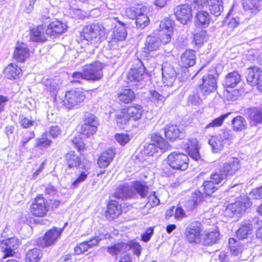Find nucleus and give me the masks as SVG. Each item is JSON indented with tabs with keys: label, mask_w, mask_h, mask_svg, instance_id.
<instances>
[{
	"label": "nucleus",
	"mask_w": 262,
	"mask_h": 262,
	"mask_svg": "<svg viewBox=\"0 0 262 262\" xmlns=\"http://www.w3.org/2000/svg\"><path fill=\"white\" fill-rule=\"evenodd\" d=\"M240 168L238 159L229 157L227 162L221 167L219 172L211 175L210 180L214 185L219 184L227 175H232Z\"/></svg>",
	"instance_id": "1"
},
{
	"label": "nucleus",
	"mask_w": 262,
	"mask_h": 262,
	"mask_svg": "<svg viewBox=\"0 0 262 262\" xmlns=\"http://www.w3.org/2000/svg\"><path fill=\"white\" fill-rule=\"evenodd\" d=\"M148 9L147 7L141 4L132 6L125 10V14L130 18H136V24L139 28L143 29L147 26L149 22V19L147 15Z\"/></svg>",
	"instance_id": "2"
},
{
	"label": "nucleus",
	"mask_w": 262,
	"mask_h": 262,
	"mask_svg": "<svg viewBox=\"0 0 262 262\" xmlns=\"http://www.w3.org/2000/svg\"><path fill=\"white\" fill-rule=\"evenodd\" d=\"M234 138V135L232 130L229 129L221 130L219 133L212 136L209 140V144L214 152H217L222 150L225 145L231 142Z\"/></svg>",
	"instance_id": "3"
},
{
	"label": "nucleus",
	"mask_w": 262,
	"mask_h": 262,
	"mask_svg": "<svg viewBox=\"0 0 262 262\" xmlns=\"http://www.w3.org/2000/svg\"><path fill=\"white\" fill-rule=\"evenodd\" d=\"M105 35L104 27L98 23H93L85 26L82 30L81 36L92 42H100Z\"/></svg>",
	"instance_id": "4"
},
{
	"label": "nucleus",
	"mask_w": 262,
	"mask_h": 262,
	"mask_svg": "<svg viewBox=\"0 0 262 262\" xmlns=\"http://www.w3.org/2000/svg\"><path fill=\"white\" fill-rule=\"evenodd\" d=\"M189 159L183 153L173 152L167 158V164L174 169L185 170L188 166Z\"/></svg>",
	"instance_id": "5"
},
{
	"label": "nucleus",
	"mask_w": 262,
	"mask_h": 262,
	"mask_svg": "<svg viewBox=\"0 0 262 262\" xmlns=\"http://www.w3.org/2000/svg\"><path fill=\"white\" fill-rule=\"evenodd\" d=\"M203 229L201 224L198 222L191 223L187 228L185 231V236L187 241L190 244H198L202 241L201 233Z\"/></svg>",
	"instance_id": "6"
},
{
	"label": "nucleus",
	"mask_w": 262,
	"mask_h": 262,
	"mask_svg": "<svg viewBox=\"0 0 262 262\" xmlns=\"http://www.w3.org/2000/svg\"><path fill=\"white\" fill-rule=\"evenodd\" d=\"M216 79L213 73L204 75L202 83L199 86L200 93L202 96H206L215 91Z\"/></svg>",
	"instance_id": "7"
},
{
	"label": "nucleus",
	"mask_w": 262,
	"mask_h": 262,
	"mask_svg": "<svg viewBox=\"0 0 262 262\" xmlns=\"http://www.w3.org/2000/svg\"><path fill=\"white\" fill-rule=\"evenodd\" d=\"M103 68L102 63L99 61L85 65L84 67L85 79L93 81L100 80L103 76Z\"/></svg>",
	"instance_id": "8"
},
{
	"label": "nucleus",
	"mask_w": 262,
	"mask_h": 262,
	"mask_svg": "<svg viewBox=\"0 0 262 262\" xmlns=\"http://www.w3.org/2000/svg\"><path fill=\"white\" fill-rule=\"evenodd\" d=\"M49 205L46 199L42 196H37L30 206L31 214L37 217L45 216L49 211Z\"/></svg>",
	"instance_id": "9"
},
{
	"label": "nucleus",
	"mask_w": 262,
	"mask_h": 262,
	"mask_svg": "<svg viewBox=\"0 0 262 262\" xmlns=\"http://www.w3.org/2000/svg\"><path fill=\"white\" fill-rule=\"evenodd\" d=\"M251 203L247 198H242L234 203L230 204L225 209V214L228 217H232L234 214L241 213L250 207Z\"/></svg>",
	"instance_id": "10"
},
{
	"label": "nucleus",
	"mask_w": 262,
	"mask_h": 262,
	"mask_svg": "<svg viewBox=\"0 0 262 262\" xmlns=\"http://www.w3.org/2000/svg\"><path fill=\"white\" fill-rule=\"evenodd\" d=\"M84 99L85 96L81 91H70L66 93L63 105L68 108H72L79 105Z\"/></svg>",
	"instance_id": "11"
},
{
	"label": "nucleus",
	"mask_w": 262,
	"mask_h": 262,
	"mask_svg": "<svg viewBox=\"0 0 262 262\" xmlns=\"http://www.w3.org/2000/svg\"><path fill=\"white\" fill-rule=\"evenodd\" d=\"M139 63V65L131 69L127 74V82L132 83V85H137L138 82L144 79L145 76V68L140 61Z\"/></svg>",
	"instance_id": "12"
},
{
	"label": "nucleus",
	"mask_w": 262,
	"mask_h": 262,
	"mask_svg": "<svg viewBox=\"0 0 262 262\" xmlns=\"http://www.w3.org/2000/svg\"><path fill=\"white\" fill-rule=\"evenodd\" d=\"M98 124V121L94 115L90 114L86 115L84 123L81 127L82 134L87 136L95 134L97 130Z\"/></svg>",
	"instance_id": "13"
},
{
	"label": "nucleus",
	"mask_w": 262,
	"mask_h": 262,
	"mask_svg": "<svg viewBox=\"0 0 262 262\" xmlns=\"http://www.w3.org/2000/svg\"><path fill=\"white\" fill-rule=\"evenodd\" d=\"M19 244L18 238L11 237L3 241L1 243V247L4 253L3 258L13 256Z\"/></svg>",
	"instance_id": "14"
},
{
	"label": "nucleus",
	"mask_w": 262,
	"mask_h": 262,
	"mask_svg": "<svg viewBox=\"0 0 262 262\" xmlns=\"http://www.w3.org/2000/svg\"><path fill=\"white\" fill-rule=\"evenodd\" d=\"M177 19L181 24L185 25L192 17L191 7L188 5H182L174 9Z\"/></svg>",
	"instance_id": "15"
},
{
	"label": "nucleus",
	"mask_w": 262,
	"mask_h": 262,
	"mask_svg": "<svg viewBox=\"0 0 262 262\" xmlns=\"http://www.w3.org/2000/svg\"><path fill=\"white\" fill-rule=\"evenodd\" d=\"M211 21V16L206 11H198L194 15V25L198 28H207L209 27Z\"/></svg>",
	"instance_id": "16"
},
{
	"label": "nucleus",
	"mask_w": 262,
	"mask_h": 262,
	"mask_svg": "<svg viewBox=\"0 0 262 262\" xmlns=\"http://www.w3.org/2000/svg\"><path fill=\"white\" fill-rule=\"evenodd\" d=\"M30 50L24 42H17L13 53L14 59L19 62H24L30 57Z\"/></svg>",
	"instance_id": "17"
},
{
	"label": "nucleus",
	"mask_w": 262,
	"mask_h": 262,
	"mask_svg": "<svg viewBox=\"0 0 262 262\" xmlns=\"http://www.w3.org/2000/svg\"><path fill=\"white\" fill-rule=\"evenodd\" d=\"M161 41L158 37L154 36H148L145 42L144 52L145 56L149 55L152 56L154 53L158 51L161 47Z\"/></svg>",
	"instance_id": "18"
},
{
	"label": "nucleus",
	"mask_w": 262,
	"mask_h": 262,
	"mask_svg": "<svg viewBox=\"0 0 262 262\" xmlns=\"http://www.w3.org/2000/svg\"><path fill=\"white\" fill-rule=\"evenodd\" d=\"M246 78L251 86H257L262 80V70L257 67L248 68Z\"/></svg>",
	"instance_id": "19"
},
{
	"label": "nucleus",
	"mask_w": 262,
	"mask_h": 262,
	"mask_svg": "<svg viewBox=\"0 0 262 262\" xmlns=\"http://www.w3.org/2000/svg\"><path fill=\"white\" fill-rule=\"evenodd\" d=\"M62 230L57 228H53L47 232L43 238L42 247L50 246L56 242L60 236Z\"/></svg>",
	"instance_id": "20"
},
{
	"label": "nucleus",
	"mask_w": 262,
	"mask_h": 262,
	"mask_svg": "<svg viewBox=\"0 0 262 262\" xmlns=\"http://www.w3.org/2000/svg\"><path fill=\"white\" fill-rule=\"evenodd\" d=\"M189 156L195 161H198L201 156L199 152L198 141L196 139L189 140L184 145Z\"/></svg>",
	"instance_id": "21"
},
{
	"label": "nucleus",
	"mask_w": 262,
	"mask_h": 262,
	"mask_svg": "<svg viewBox=\"0 0 262 262\" xmlns=\"http://www.w3.org/2000/svg\"><path fill=\"white\" fill-rule=\"evenodd\" d=\"M67 26L66 24L58 20L51 23L46 29V34L51 36H55L64 32Z\"/></svg>",
	"instance_id": "22"
},
{
	"label": "nucleus",
	"mask_w": 262,
	"mask_h": 262,
	"mask_svg": "<svg viewBox=\"0 0 262 262\" xmlns=\"http://www.w3.org/2000/svg\"><path fill=\"white\" fill-rule=\"evenodd\" d=\"M116 152L113 149H107L103 151L99 157L97 161L100 168L107 167L115 157Z\"/></svg>",
	"instance_id": "23"
},
{
	"label": "nucleus",
	"mask_w": 262,
	"mask_h": 262,
	"mask_svg": "<svg viewBox=\"0 0 262 262\" xmlns=\"http://www.w3.org/2000/svg\"><path fill=\"white\" fill-rule=\"evenodd\" d=\"M195 52L192 50H188L182 54L180 63L184 68H187L195 64Z\"/></svg>",
	"instance_id": "24"
},
{
	"label": "nucleus",
	"mask_w": 262,
	"mask_h": 262,
	"mask_svg": "<svg viewBox=\"0 0 262 262\" xmlns=\"http://www.w3.org/2000/svg\"><path fill=\"white\" fill-rule=\"evenodd\" d=\"M121 213V206L116 201H111L108 204L106 217L110 220L118 217Z\"/></svg>",
	"instance_id": "25"
},
{
	"label": "nucleus",
	"mask_w": 262,
	"mask_h": 262,
	"mask_svg": "<svg viewBox=\"0 0 262 262\" xmlns=\"http://www.w3.org/2000/svg\"><path fill=\"white\" fill-rule=\"evenodd\" d=\"M219 235L217 229L213 231L206 230L203 233L202 243L205 245L214 244L219 240Z\"/></svg>",
	"instance_id": "26"
},
{
	"label": "nucleus",
	"mask_w": 262,
	"mask_h": 262,
	"mask_svg": "<svg viewBox=\"0 0 262 262\" xmlns=\"http://www.w3.org/2000/svg\"><path fill=\"white\" fill-rule=\"evenodd\" d=\"M162 76L163 83L166 85L168 86L172 85L176 77V72L172 68L166 67L163 68Z\"/></svg>",
	"instance_id": "27"
},
{
	"label": "nucleus",
	"mask_w": 262,
	"mask_h": 262,
	"mask_svg": "<svg viewBox=\"0 0 262 262\" xmlns=\"http://www.w3.org/2000/svg\"><path fill=\"white\" fill-rule=\"evenodd\" d=\"M21 73V69L16 64L11 63L4 70V75L9 79H16L19 78Z\"/></svg>",
	"instance_id": "28"
},
{
	"label": "nucleus",
	"mask_w": 262,
	"mask_h": 262,
	"mask_svg": "<svg viewBox=\"0 0 262 262\" xmlns=\"http://www.w3.org/2000/svg\"><path fill=\"white\" fill-rule=\"evenodd\" d=\"M249 120L251 126H256L262 123V107H254L251 109Z\"/></svg>",
	"instance_id": "29"
},
{
	"label": "nucleus",
	"mask_w": 262,
	"mask_h": 262,
	"mask_svg": "<svg viewBox=\"0 0 262 262\" xmlns=\"http://www.w3.org/2000/svg\"><path fill=\"white\" fill-rule=\"evenodd\" d=\"M80 168H81L82 170H79V173L76 179L72 183V187L73 188H77L81 183L85 181L88 175L90 174V164L85 166L82 165V167Z\"/></svg>",
	"instance_id": "30"
},
{
	"label": "nucleus",
	"mask_w": 262,
	"mask_h": 262,
	"mask_svg": "<svg viewBox=\"0 0 262 262\" xmlns=\"http://www.w3.org/2000/svg\"><path fill=\"white\" fill-rule=\"evenodd\" d=\"M135 193L132 190L130 187L124 185L118 187L115 193V196L118 199L122 200L133 197Z\"/></svg>",
	"instance_id": "31"
},
{
	"label": "nucleus",
	"mask_w": 262,
	"mask_h": 262,
	"mask_svg": "<svg viewBox=\"0 0 262 262\" xmlns=\"http://www.w3.org/2000/svg\"><path fill=\"white\" fill-rule=\"evenodd\" d=\"M166 138L170 141H174L181 136V132L177 125H167L164 129Z\"/></svg>",
	"instance_id": "32"
},
{
	"label": "nucleus",
	"mask_w": 262,
	"mask_h": 262,
	"mask_svg": "<svg viewBox=\"0 0 262 262\" xmlns=\"http://www.w3.org/2000/svg\"><path fill=\"white\" fill-rule=\"evenodd\" d=\"M241 81V76L237 72L229 73L224 81V86L228 88L235 86Z\"/></svg>",
	"instance_id": "33"
},
{
	"label": "nucleus",
	"mask_w": 262,
	"mask_h": 262,
	"mask_svg": "<svg viewBox=\"0 0 262 262\" xmlns=\"http://www.w3.org/2000/svg\"><path fill=\"white\" fill-rule=\"evenodd\" d=\"M127 33L124 26L120 23L119 26L114 28L113 33L112 39L114 41H121L126 37Z\"/></svg>",
	"instance_id": "34"
},
{
	"label": "nucleus",
	"mask_w": 262,
	"mask_h": 262,
	"mask_svg": "<svg viewBox=\"0 0 262 262\" xmlns=\"http://www.w3.org/2000/svg\"><path fill=\"white\" fill-rule=\"evenodd\" d=\"M130 188L135 193V194L137 192L142 198L145 197L148 191V186L144 182H141L140 181L133 182Z\"/></svg>",
	"instance_id": "35"
},
{
	"label": "nucleus",
	"mask_w": 262,
	"mask_h": 262,
	"mask_svg": "<svg viewBox=\"0 0 262 262\" xmlns=\"http://www.w3.org/2000/svg\"><path fill=\"white\" fill-rule=\"evenodd\" d=\"M126 110L130 118L134 121L139 120L141 118L143 112L142 107L138 104L130 106Z\"/></svg>",
	"instance_id": "36"
},
{
	"label": "nucleus",
	"mask_w": 262,
	"mask_h": 262,
	"mask_svg": "<svg viewBox=\"0 0 262 262\" xmlns=\"http://www.w3.org/2000/svg\"><path fill=\"white\" fill-rule=\"evenodd\" d=\"M52 144V141L48 138V134H43L41 137L36 139L35 147L38 150L43 151Z\"/></svg>",
	"instance_id": "37"
},
{
	"label": "nucleus",
	"mask_w": 262,
	"mask_h": 262,
	"mask_svg": "<svg viewBox=\"0 0 262 262\" xmlns=\"http://www.w3.org/2000/svg\"><path fill=\"white\" fill-rule=\"evenodd\" d=\"M66 159L69 168L77 167L80 165V159L79 156L75 154L74 151H71L67 154Z\"/></svg>",
	"instance_id": "38"
},
{
	"label": "nucleus",
	"mask_w": 262,
	"mask_h": 262,
	"mask_svg": "<svg viewBox=\"0 0 262 262\" xmlns=\"http://www.w3.org/2000/svg\"><path fill=\"white\" fill-rule=\"evenodd\" d=\"M260 0H243V5L246 10H250L252 14H256L260 10Z\"/></svg>",
	"instance_id": "39"
},
{
	"label": "nucleus",
	"mask_w": 262,
	"mask_h": 262,
	"mask_svg": "<svg viewBox=\"0 0 262 262\" xmlns=\"http://www.w3.org/2000/svg\"><path fill=\"white\" fill-rule=\"evenodd\" d=\"M130 117L127 112V110L123 109L117 112L116 115V119L118 126L121 128H124L128 123Z\"/></svg>",
	"instance_id": "40"
},
{
	"label": "nucleus",
	"mask_w": 262,
	"mask_h": 262,
	"mask_svg": "<svg viewBox=\"0 0 262 262\" xmlns=\"http://www.w3.org/2000/svg\"><path fill=\"white\" fill-rule=\"evenodd\" d=\"M232 126L234 130L241 132L246 129L247 123L243 117L238 116L232 119Z\"/></svg>",
	"instance_id": "41"
},
{
	"label": "nucleus",
	"mask_w": 262,
	"mask_h": 262,
	"mask_svg": "<svg viewBox=\"0 0 262 262\" xmlns=\"http://www.w3.org/2000/svg\"><path fill=\"white\" fill-rule=\"evenodd\" d=\"M167 97L154 90L149 92V100L157 106L163 105Z\"/></svg>",
	"instance_id": "42"
},
{
	"label": "nucleus",
	"mask_w": 262,
	"mask_h": 262,
	"mask_svg": "<svg viewBox=\"0 0 262 262\" xmlns=\"http://www.w3.org/2000/svg\"><path fill=\"white\" fill-rule=\"evenodd\" d=\"M135 95L134 92L130 89L122 90L118 94L119 100L125 103H129L134 100Z\"/></svg>",
	"instance_id": "43"
},
{
	"label": "nucleus",
	"mask_w": 262,
	"mask_h": 262,
	"mask_svg": "<svg viewBox=\"0 0 262 262\" xmlns=\"http://www.w3.org/2000/svg\"><path fill=\"white\" fill-rule=\"evenodd\" d=\"M41 251L37 248L31 249L28 251L26 254V262H38L42 257Z\"/></svg>",
	"instance_id": "44"
},
{
	"label": "nucleus",
	"mask_w": 262,
	"mask_h": 262,
	"mask_svg": "<svg viewBox=\"0 0 262 262\" xmlns=\"http://www.w3.org/2000/svg\"><path fill=\"white\" fill-rule=\"evenodd\" d=\"M129 246L124 243H118L113 246L107 248V251L112 255H117L121 252H126L129 250Z\"/></svg>",
	"instance_id": "45"
},
{
	"label": "nucleus",
	"mask_w": 262,
	"mask_h": 262,
	"mask_svg": "<svg viewBox=\"0 0 262 262\" xmlns=\"http://www.w3.org/2000/svg\"><path fill=\"white\" fill-rule=\"evenodd\" d=\"M31 39L34 41L44 42L47 39L43 34V29L41 26L31 31Z\"/></svg>",
	"instance_id": "46"
},
{
	"label": "nucleus",
	"mask_w": 262,
	"mask_h": 262,
	"mask_svg": "<svg viewBox=\"0 0 262 262\" xmlns=\"http://www.w3.org/2000/svg\"><path fill=\"white\" fill-rule=\"evenodd\" d=\"M252 229V225L249 223L243 225L237 231V236L239 238L245 239L248 235L251 234Z\"/></svg>",
	"instance_id": "47"
},
{
	"label": "nucleus",
	"mask_w": 262,
	"mask_h": 262,
	"mask_svg": "<svg viewBox=\"0 0 262 262\" xmlns=\"http://www.w3.org/2000/svg\"><path fill=\"white\" fill-rule=\"evenodd\" d=\"M151 141L152 143H155L158 146H160L161 148V151L162 152L165 151L169 148V145L166 142L163 138L158 135H154L151 137Z\"/></svg>",
	"instance_id": "48"
},
{
	"label": "nucleus",
	"mask_w": 262,
	"mask_h": 262,
	"mask_svg": "<svg viewBox=\"0 0 262 262\" xmlns=\"http://www.w3.org/2000/svg\"><path fill=\"white\" fill-rule=\"evenodd\" d=\"M174 21L166 18L163 20L160 25V31L161 32H170L173 33Z\"/></svg>",
	"instance_id": "49"
},
{
	"label": "nucleus",
	"mask_w": 262,
	"mask_h": 262,
	"mask_svg": "<svg viewBox=\"0 0 262 262\" xmlns=\"http://www.w3.org/2000/svg\"><path fill=\"white\" fill-rule=\"evenodd\" d=\"M229 245L232 254L236 256L242 253L243 251L242 246L234 238L229 239Z\"/></svg>",
	"instance_id": "50"
},
{
	"label": "nucleus",
	"mask_w": 262,
	"mask_h": 262,
	"mask_svg": "<svg viewBox=\"0 0 262 262\" xmlns=\"http://www.w3.org/2000/svg\"><path fill=\"white\" fill-rule=\"evenodd\" d=\"M43 84L53 95H56L59 90V85L54 80L47 79L43 81Z\"/></svg>",
	"instance_id": "51"
},
{
	"label": "nucleus",
	"mask_w": 262,
	"mask_h": 262,
	"mask_svg": "<svg viewBox=\"0 0 262 262\" xmlns=\"http://www.w3.org/2000/svg\"><path fill=\"white\" fill-rule=\"evenodd\" d=\"M230 114V113L224 114L214 119L205 126V128L207 129L211 127L214 128L221 126L223 124L225 119L227 118Z\"/></svg>",
	"instance_id": "52"
},
{
	"label": "nucleus",
	"mask_w": 262,
	"mask_h": 262,
	"mask_svg": "<svg viewBox=\"0 0 262 262\" xmlns=\"http://www.w3.org/2000/svg\"><path fill=\"white\" fill-rule=\"evenodd\" d=\"M161 151L160 146H158L154 143H151L144 146V153L148 156H153L155 154L158 153L159 151Z\"/></svg>",
	"instance_id": "53"
},
{
	"label": "nucleus",
	"mask_w": 262,
	"mask_h": 262,
	"mask_svg": "<svg viewBox=\"0 0 262 262\" xmlns=\"http://www.w3.org/2000/svg\"><path fill=\"white\" fill-rule=\"evenodd\" d=\"M208 6L211 14L215 16H220L224 10L222 1L214 5H212L211 2Z\"/></svg>",
	"instance_id": "54"
},
{
	"label": "nucleus",
	"mask_w": 262,
	"mask_h": 262,
	"mask_svg": "<svg viewBox=\"0 0 262 262\" xmlns=\"http://www.w3.org/2000/svg\"><path fill=\"white\" fill-rule=\"evenodd\" d=\"M225 98L228 100L234 101L238 99L242 95V92L239 90H227L224 94Z\"/></svg>",
	"instance_id": "55"
},
{
	"label": "nucleus",
	"mask_w": 262,
	"mask_h": 262,
	"mask_svg": "<svg viewBox=\"0 0 262 262\" xmlns=\"http://www.w3.org/2000/svg\"><path fill=\"white\" fill-rule=\"evenodd\" d=\"M148 201L147 202L145 207L147 208H150L158 205L160 203V200L155 192L151 193L148 197Z\"/></svg>",
	"instance_id": "56"
},
{
	"label": "nucleus",
	"mask_w": 262,
	"mask_h": 262,
	"mask_svg": "<svg viewBox=\"0 0 262 262\" xmlns=\"http://www.w3.org/2000/svg\"><path fill=\"white\" fill-rule=\"evenodd\" d=\"M203 97L200 93L199 90L196 89L193 91L192 94L189 95L188 100L192 104L198 105L202 103V98Z\"/></svg>",
	"instance_id": "57"
},
{
	"label": "nucleus",
	"mask_w": 262,
	"mask_h": 262,
	"mask_svg": "<svg viewBox=\"0 0 262 262\" xmlns=\"http://www.w3.org/2000/svg\"><path fill=\"white\" fill-rule=\"evenodd\" d=\"M19 120L21 125L25 128L37 125V122L36 120L30 119L23 115L19 117Z\"/></svg>",
	"instance_id": "58"
},
{
	"label": "nucleus",
	"mask_w": 262,
	"mask_h": 262,
	"mask_svg": "<svg viewBox=\"0 0 262 262\" xmlns=\"http://www.w3.org/2000/svg\"><path fill=\"white\" fill-rule=\"evenodd\" d=\"M203 188L204 192L208 195H211L217 189L216 185L211 181L204 182Z\"/></svg>",
	"instance_id": "59"
},
{
	"label": "nucleus",
	"mask_w": 262,
	"mask_h": 262,
	"mask_svg": "<svg viewBox=\"0 0 262 262\" xmlns=\"http://www.w3.org/2000/svg\"><path fill=\"white\" fill-rule=\"evenodd\" d=\"M205 34L206 31H201L194 35V40L196 45H201L206 41L207 37Z\"/></svg>",
	"instance_id": "60"
},
{
	"label": "nucleus",
	"mask_w": 262,
	"mask_h": 262,
	"mask_svg": "<svg viewBox=\"0 0 262 262\" xmlns=\"http://www.w3.org/2000/svg\"><path fill=\"white\" fill-rule=\"evenodd\" d=\"M227 19V20L228 21V27L231 30H233L234 28L237 27L239 25L241 21L239 17L237 16L232 18L228 17Z\"/></svg>",
	"instance_id": "61"
},
{
	"label": "nucleus",
	"mask_w": 262,
	"mask_h": 262,
	"mask_svg": "<svg viewBox=\"0 0 262 262\" xmlns=\"http://www.w3.org/2000/svg\"><path fill=\"white\" fill-rule=\"evenodd\" d=\"M249 197L251 199H260L262 198V185L253 189L250 193Z\"/></svg>",
	"instance_id": "62"
},
{
	"label": "nucleus",
	"mask_w": 262,
	"mask_h": 262,
	"mask_svg": "<svg viewBox=\"0 0 262 262\" xmlns=\"http://www.w3.org/2000/svg\"><path fill=\"white\" fill-rule=\"evenodd\" d=\"M116 141L121 145H124L130 140L129 136L126 134H116L115 136Z\"/></svg>",
	"instance_id": "63"
},
{
	"label": "nucleus",
	"mask_w": 262,
	"mask_h": 262,
	"mask_svg": "<svg viewBox=\"0 0 262 262\" xmlns=\"http://www.w3.org/2000/svg\"><path fill=\"white\" fill-rule=\"evenodd\" d=\"M89 248H90L89 243L86 242H84L80 243L75 247V252L77 254H80L87 251Z\"/></svg>",
	"instance_id": "64"
}]
</instances>
